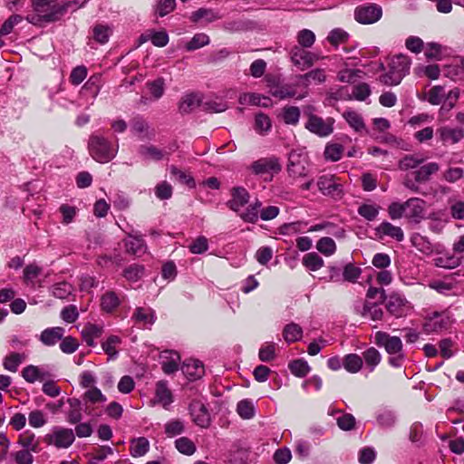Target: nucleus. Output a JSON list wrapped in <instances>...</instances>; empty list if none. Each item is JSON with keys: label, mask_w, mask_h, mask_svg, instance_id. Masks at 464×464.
<instances>
[{"label": "nucleus", "mask_w": 464, "mask_h": 464, "mask_svg": "<svg viewBox=\"0 0 464 464\" xmlns=\"http://www.w3.org/2000/svg\"><path fill=\"white\" fill-rule=\"evenodd\" d=\"M414 73L419 77L426 76L430 80H436L440 74V70L437 64L418 65L414 68Z\"/></svg>", "instance_id": "nucleus-41"}, {"label": "nucleus", "mask_w": 464, "mask_h": 464, "mask_svg": "<svg viewBox=\"0 0 464 464\" xmlns=\"http://www.w3.org/2000/svg\"><path fill=\"white\" fill-rule=\"evenodd\" d=\"M111 33V27L106 24H97L93 27V38L102 44L109 41Z\"/></svg>", "instance_id": "nucleus-56"}, {"label": "nucleus", "mask_w": 464, "mask_h": 464, "mask_svg": "<svg viewBox=\"0 0 464 464\" xmlns=\"http://www.w3.org/2000/svg\"><path fill=\"white\" fill-rule=\"evenodd\" d=\"M272 122L268 115L265 113H258L255 118V130L261 134L265 135L268 133L271 130Z\"/></svg>", "instance_id": "nucleus-46"}, {"label": "nucleus", "mask_w": 464, "mask_h": 464, "mask_svg": "<svg viewBox=\"0 0 464 464\" xmlns=\"http://www.w3.org/2000/svg\"><path fill=\"white\" fill-rule=\"evenodd\" d=\"M72 290L73 288L70 284L61 282L53 286L52 293L56 298L64 299L72 293Z\"/></svg>", "instance_id": "nucleus-63"}, {"label": "nucleus", "mask_w": 464, "mask_h": 464, "mask_svg": "<svg viewBox=\"0 0 464 464\" xmlns=\"http://www.w3.org/2000/svg\"><path fill=\"white\" fill-rule=\"evenodd\" d=\"M374 338L375 343L384 347L389 354H397L402 351V342L398 336H391L385 332L379 331Z\"/></svg>", "instance_id": "nucleus-10"}, {"label": "nucleus", "mask_w": 464, "mask_h": 464, "mask_svg": "<svg viewBox=\"0 0 464 464\" xmlns=\"http://www.w3.org/2000/svg\"><path fill=\"white\" fill-rule=\"evenodd\" d=\"M459 97V89L453 88L450 91H446L444 86L435 85L427 93V101L432 105H439L442 102H446L448 110L452 109L455 106Z\"/></svg>", "instance_id": "nucleus-4"}, {"label": "nucleus", "mask_w": 464, "mask_h": 464, "mask_svg": "<svg viewBox=\"0 0 464 464\" xmlns=\"http://www.w3.org/2000/svg\"><path fill=\"white\" fill-rule=\"evenodd\" d=\"M316 249L325 256H330L335 253L336 245L333 238L324 237L317 241Z\"/></svg>", "instance_id": "nucleus-48"}, {"label": "nucleus", "mask_w": 464, "mask_h": 464, "mask_svg": "<svg viewBox=\"0 0 464 464\" xmlns=\"http://www.w3.org/2000/svg\"><path fill=\"white\" fill-rule=\"evenodd\" d=\"M261 205V202L256 199L254 203L250 204L244 212L240 213V218L245 222L256 223L258 219Z\"/></svg>", "instance_id": "nucleus-40"}, {"label": "nucleus", "mask_w": 464, "mask_h": 464, "mask_svg": "<svg viewBox=\"0 0 464 464\" xmlns=\"http://www.w3.org/2000/svg\"><path fill=\"white\" fill-rule=\"evenodd\" d=\"M440 140L445 143H458L464 136L461 129H453L448 126L441 127L437 130Z\"/></svg>", "instance_id": "nucleus-22"}, {"label": "nucleus", "mask_w": 464, "mask_h": 464, "mask_svg": "<svg viewBox=\"0 0 464 464\" xmlns=\"http://www.w3.org/2000/svg\"><path fill=\"white\" fill-rule=\"evenodd\" d=\"M150 448L149 440L144 437H140L131 440L130 454L132 457H141L145 455Z\"/></svg>", "instance_id": "nucleus-37"}, {"label": "nucleus", "mask_w": 464, "mask_h": 464, "mask_svg": "<svg viewBox=\"0 0 464 464\" xmlns=\"http://www.w3.org/2000/svg\"><path fill=\"white\" fill-rule=\"evenodd\" d=\"M452 324L451 314L448 311L433 312L423 325L424 332L428 334H439L450 327Z\"/></svg>", "instance_id": "nucleus-6"}, {"label": "nucleus", "mask_w": 464, "mask_h": 464, "mask_svg": "<svg viewBox=\"0 0 464 464\" xmlns=\"http://www.w3.org/2000/svg\"><path fill=\"white\" fill-rule=\"evenodd\" d=\"M296 79L298 80L297 84H302L306 87L312 82L315 84L324 82L326 80V74L324 69L316 68L304 74L297 75Z\"/></svg>", "instance_id": "nucleus-19"}, {"label": "nucleus", "mask_w": 464, "mask_h": 464, "mask_svg": "<svg viewBox=\"0 0 464 464\" xmlns=\"http://www.w3.org/2000/svg\"><path fill=\"white\" fill-rule=\"evenodd\" d=\"M343 363L348 372L356 373L362 369L363 361L358 354L350 353L343 357Z\"/></svg>", "instance_id": "nucleus-34"}, {"label": "nucleus", "mask_w": 464, "mask_h": 464, "mask_svg": "<svg viewBox=\"0 0 464 464\" xmlns=\"http://www.w3.org/2000/svg\"><path fill=\"white\" fill-rule=\"evenodd\" d=\"M121 343V339L116 335H111L102 343V350L110 359H115L118 355L117 347Z\"/></svg>", "instance_id": "nucleus-38"}, {"label": "nucleus", "mask_w": 464, "mask_h": 464, "mask_svg": "<svg viewBox=\"0 0 464 464\" xmlns=\"http://www.w3.org/2000/svg\"><path fill=\"white\" fill-rule=\"evenodd\" d=\"M426 158L420 153L407 154L399 161V169L401 170L414 169L420 166Z\"/></svg>", "instance_id": "nucleus-28"}, {"label": "nucleus", "mask_w": 464, "mask_h": 464, "mask_svg": "<svg viewBox=\"0 0 464 464\" xmlns=\"http://www.w3.org/2000/svg\"><path fill=\"white\" fill-rule=\"evenodd\" d=\"M302 263L311 271H317L324 265V259L314 252H311L304 256Z\"/></svg>", "instance_id": "nucleus-39"}, {"label": "nucleus", "mask_w": 464, "mask_h": 464, "mask_svg": "<svg viewBox=\"0 0 464 464\" xmlns=\"http://www.w3.org/2000/svg\"><path fill=\"white\" fill-rule=\"evenodd\" d=\"M411 242L420 252L423 253L426 256L431 255L434 251L432 244L428 240L427 237L423 236L415 235L414 237H412Z\"/></svg>", "instance_id": "nucleus-49"}, {"label": "nucleus", "mask_w": 464, "mask_h": 464, "mask_svg": "<svg viewBox=\"0 0 464 464\" xmlns=\"http://www.w3.org/2000/svg\"><path fill=\"white\" fill-rule=\"evenodd\" d=\"M343 117L345 119L349 126L355 131L360 132L365 130L363 119L357 111L353 110H347L343 113Z\"/></svg>", "instance_id": "nucleus-30"}, {"label": "nucleus", "mask_w": 464, "mask_h": 464, "mask_svg": "<svg viewBox=\"0 0 464 464\" xmlns=\"http://www.w3.org/2000/svg\"><path fill=\"white\" fill-rule=\"evenodd\" d=\"M176 449L182 454L190 456L195 453L194 442L187 437H181L175 441Z\"/></svg>", "instance_id": "nucleus-57"}, {"label": "nucleus", "mask_w": 464, "mask_h": 464, "mask_svg": "<svg viewBox=\"0 0 464 464\" xmlns=\"http://www.w3.org/2000/svg\"><path fill=\"white\" fill-rule=\"evenodd\" d=\"M119 150L118 141H112L102 134H92L88 140L90 156L97 162L104 164L112 160Z\"/></svg>", "instance_id": "nucleus-2"}, {"label": "nucleus", "mask_w": 464, "mask_h": 464, "mask_svg": "<svg viewBox=\"0 0 464 464\" xmlns=\"http://www.w3.org/2000/svg\"><path fill=\"white\" fill-rule=\"evenodd\" d=\"M18 443L26 450H32L33 452H38L39 449V440L36 438L35 434L30 430H26L20 434Z\"/></svg>", "instance_id": "nucleus-31"}, {"label": "nucleus", "mask_w": 464, "mask_h": 464, "mask_svg": "<svg viewBox=\"0 0 464 464\" xmlns=\"http://www.w3.org/2000/svg\"><path fill=\"white\" fill-rule=\"evenodd\" d=\"M238 415L245 420L252 419L255 416L256 410L253 402L249 400H242L237 405Z\"/></svg>", "instance_id": "nucleus-52"}, {"label": "nucleus", "mask_w": 464, "mask_h": 464, "mask_svg": "<svg viewBox=\"0 0 464 464\" xmlns=\"http://www.w3.org/2000/svg\"><path fill=\"white\" fill-rule=\"evenodd\" d=\"M71 410L68 412V421L70 423H77L82 420V404L80 400L72 398L68 400Z\"/></svg>", "instance_id": "nucleus-55"}, {"label": "nucleus", "mask_w": 464, "mask_h": 464, "mask_svg": "<svg viewBox=\"0 0 464 464\" xmlns=\"http://www.w3.org/2000/svg\"><path fill=\"white\" fill-rule=\"evenodd\" d=\"M48 372L43 371L37 366L34 365H28L24 367L22 371V376L23 378L30 383H34L36 381H44L47 376Z\"/></svg>", "instance_id": "nucleus-29"}, {"label": "nucleus", "mask_w": 464, "mask_h": 464, "mask_svg": "<svg viewBox=\"0 0 464 464\" xmlns=\"http://www.w3.org/2000/svg\"><path fill=\"white\" fill-rule=\"evenodd\" d=\"M125 247L128 253L140 256L146 253L147 246L140 237L129 235L125 239Z\"/></svg>", "instance_id": "nucleus-26"}, {"label": "nucleus", "mask_w": 464, "mask_h": 464, "mask_svg": "<svg viewBox=\"0 0 464 464\" xmlns=\"http://www.w3.org/2000/svg\"><path fill=\"white\" fill-rule=\"evenodd\" d=\"M29 425L33 428H41L47 422L45 414L40 410L32 411L28 415Z\"/></svg>", "instance_id": "nucleus-62"}, {"label": "nucleus", "mask_w": 464, "mask_h": 464, "mask_svg": "<svg viewBox=\"0 0 464 464\" xmlns=\"http://www.w3.org/2000/svg\"><path fill=\"white\" fill-rule=\"evenodd\" d=\"M380 207L374 203H363L358 208V214L368 221L374 220L380 212Z\"/></svg>", "instance_id": "nucleus-44"}, {"label": "nucleus", "mask_w": 464, "mask_h": 464, "mask_svg": "<svg viewBox=\"0 0 464 464\" xmlns=\"http://www.w3.org/2000/svg\"><path fill=\"white\" fill-rule=\"evenodd\" d=\"M200 105L202 106L201 98L198 94L188 93L181 98L179 103V111L182 114H187L192 112Z\"/></svg>", "instance_id": "nucleus-20"}, {"label": "nucleus", "mask_w": 464, "mask_h": 464, "mask_svg": "<svg viewBox=\"0 0 464 464\" xmlns=\"http://www.w3.org/2000/svg\"><path fill=\"white\" fill-rule=\"evenodd\" d=\"M131 131L139 135L141 139L150 138L152 132L150 130V125L142 119L137 118L132 121Z\"/></svg>", "instance_id": "nucleus-53"}, {"label": "nucleus", "mask_w": 464, "mask_h": 464, "mask_svg": "<svg viewBox=\"0 0 464 464\" xmlns=\"http://www.w3.org/2000/svg\"><path fill=\"white\" fill-rule=\"evenodd\" d=\"M334 121L332 118L324 120L317 115L310 114L304 127L319 137H327L334 131Z\"/></svg>", "instance_id": "nucleus-9"}, {"label": "nucleus", "mask_w": 464, "mask_h": 464, "mask_svg": "<svg viewBox=\"0 0 464 464\" xmlns=\"http://www.w3.org/2000/svg\"><path fill=\"white\" fill-rule=\"evenodd\" d=\"M231 197V199L227 202V206L235 212H238L242 207L246 205L250 198L249 193L243 187L233 188Z\"/></svg>", "instance_id": "nucleus-16"}, {"label": "nucleus", "mask_w": 464, "mask_h": 464, "mask_svg": "<svg viewBox=\"0 0 464 464\" xmlns=\"http://www.w3.org/2000/svg\"><path fill=\"white\" fill-rule=\"evenodd\" d=\"M362 357L366 366L370 369V372H372L382 360L381 353L374 347H371L364 351Z\"/></svg>", "instance_id": "nucleus-45"}, {"label": "nucleus", "mask_w": 464, "mask_h": 464, "mask_svg": "<svg viewBox=\"0 0 464 464\" xmlns=\"http://www.w3.org/2000/svg\"><path fill=\"white\" fill-rule=\"evenodd\" d=\"M132 319L143 327H150L155 323V313L150 308L138 307L135 309Z\"/></svg>", "instance_id": "nucleus-24"}, {"label": "nucleus", "mask_w": 464, "mask_h": 464, "mask_svg": "<svg viewBox=\"0 0 464 464\" xmlns=\"http://www.w3.org/2000/svg\"><path fill=\"white\" fill-rule=\"evenodd\" d=\"M269 93L280 100L294 97L296 91L294 86L276 84L274 81L268 80Z\"/></svg>", "instance_id": "nucleus-23"}, {"label": "nucleus", "mask_w": 464, "mask_h": 464, "mask_svg": "<svg viewBox=\"0 0 464 464\" xmlns=\"http://www.w3.org/2000/svg\"><path fill=\"white\" fill-rule=\"evenodd\" d=\"M139 153L143 157L144 160H160L164 153L162 150L153 145H142L139 149Z\"/></svg>", "instance_id": "nucleus-51"}, {"label": "nucleus", "mask_w": 464, "mask_h": 464, "mask_svg": "<svg viewBox=\"0 0 464 464\" xmlns=\"http://www.w3.org/2000/svg\"><path fill=\"white\" fill-rule=\"evenodd\" d=\"M301 111L296 106H285L282 109L281 118L285 124L297 125L299 122Z\"/></svg>", "instance_id": "nucleus-35"}, {"label": "nucleus", "mask_w": 464, "mask_h": 464, "mask_svg": "<svg viewBox=\"0 0 464 464\" xmlns=\"http://www.w3.org/2000/svg\"><path fill=\"white\" fill-rule=\"evenodd\" d=\"M343 151L342 145L337 143H329L324 150V157L326 160L337 161L341 159Z\"/></svg>", "instance_id": "nucleus-61"}, {"label": "nucleus", "mask_w": 464, "mask_h": 464, "mask_svg": "<svg viewBox=\"0 0 464 464\" xmlns=\"http://www.w3.org/2000/svg\"><path fill=\"white\" fill-rule=\"evenodd\" d=\"M173 402V394L166 381H160L156 383L155 400L153 403L160 404L164 409H169Z\"/></svg>", "instance_id": "nucleus-15"}, {"label": "nucleus", "mask_w": 464, "mask_h": 464, "mask_svg": "<svg viewBox=\"0 0 464 464\" xmlns=\"http://www.w3.org/2000/svg\"><path fill=\"white\" fill-rule=\"evenodd\" d=\"M32 450L23 449L11 453V457L14 459L17 464H32L34 462V457Z\"/></svg>", "instance_id": "nucleus-64"}, {"label": "nucleus", "mask_w": 464, "mask_h": 464, "mask_svg": "<svg viewBox=\"0 0 464 464\" xmlns=\"http://www.w3.org/2000/svg\"><path fill=\"white\" fill-rule=\"evenodd\" d=\"M402 79L401 74L392 69V67H389V71L379 77V81L382 84L389 86L398 85Z\"/></svg>", "instance_id": "nucleus-58"}, {"label": "nucleus", "mask_w": 464, "mask_h": 464, "mask_svg": "<svg viewBox=\"0 0 464 464\" xmlns=\"http://www.w3.org/2000/svg\"><path fill=\"white\" fill-rule=\"evenodd\" d=\"M291 372L297 377H304L310 371L307 362L295 360L289 363Z\"/></svg>", "instance_id": "nucleus-60"}, {"label": "nucleus", "mask_w": 464, "mask_h": 464, "mask_svg": "<svg viewBox=\"0 0 464 464\" xmlns=\"http://www.w3.org/2000/svg\"><path fill=\"white\" fill-rule=\"evenodd\" d=\"M42 267L36 264H30L24 269V281L33 287L36 286L35 279L41 275Z\"/></svg>", "instance_id": "nucleus-43"}, {"label": "nucleus", "mask_w": 464, "mask_h": 464, "mask_svg": "<svg viewBox=\"0 0 464 464\" xmlns=\"http://www.w3.org/2000/svg\"><path fill=\"white\" fill-rule=\"evenodd\" d=\"M360 314L365 317L370 318L372 321H380L383 317V311L377 303L371 304L366 302L363 305Z\"/></svg>", "instance_id": "nucleus-32"}, {"label": "nucleus", "mask_w": 464, "mask_h": 464, "mask_svg": "<svg viewBox=\"0 0 464 464\" xmlns=\"http://www.w3.org/2000/svg\"><path fill=\"white\" fill-rule=\"evenodd\" d=\"M69 4L60 5L58 0H34V14L27 17L33 24L57 21L67 10Z\"/></svg>", "instance_id": "nucleus-1"}, {"label": "nucleus", "mask_w": 464, "mask_h": 464, "mask_svg": "<svg viewBox=\"0 0 464 464\" xmlns=\"http://www.w3.org/2000/svg\"><path fill=\"white\" fill-rule=\"evenodd\" d=\"M181 370L185 375L192 380L201 378L205 372L203 363L200 361L195 359H189L184 362Z\"/></svg>", "instance_id": "nucleus-21"}, {"label": "nucleus", "mask_w": 464, "mask_h": 464, "mask_svg": "<svg viewBox=\"0 0 464 464\" xmlns=\"http://www.w3.org/2000/svg\"><path fill=\"white\" fill-rule=\"evenodd\" d=\"M406 214L405 218L419 223L425 214V201L419 198H411L404 202Z\"/></svg>", "instance_id": "nucleus-13"}, {"label": "nucleus", "mask_w": 464, "mask_h": 464, "mask_svg": "<svg viewBox=\"0 0 464 464\" xmlns=\"http://www.w3.org/2000/svg\"><path fill=\"white\" fill-rule=\"evenodd\" d=\"M301 46L295 45L290 50V59L294 65L301 71H304L320 59V56L314 53L305 50Z\"/></svg>", "instance_id": "nucleus-8"}, {"label": "nucleus", "mask_w": 464, "mask_h": 464, "mask_svg": "<svg viewBox=\"0 0 464 464\" xmlns=\"http://www.w3.org/2000/svg\"><path fill=\"white\" fill-rule=\"evenodd\" d=\"M376 235L380 237H390L399 242L404 239V233L400 227L394 226L388 221L382 222L376 228Z\"/></svg>", "instance_id": "nucleus-17"}, {"label": "nucleus", "mask_w": 464, "mask_h": 464, "mask_svg": "<svg viewBox=\"0 0 464 464\" xmlns=\"http://www.w3.org/2000/svg\"><path fill=\"white\" fill-rule=\"evenodd\" d=\"M252 171L256 175L278 173L281 165L276 158H262L251 165Z\"/></svg>", "instance_id": "nucleus-12"}, {"label": "nucleus", "mask_w": 464, "mask_h": 464, "mask_svg": "<svg viewBox=\"0 0 464 464\" xmlns=\"http://www.w3.org/2000/svg\"><path fill=\"white\" fill-rule=\"evenodd\" d=\"M411 61L410 57L405 54L400 53L394 55L389 63V67H392L394 71H397L398 73L401 74V77L404 78L410 72Z\"/></svg>", "instance_id": "nucleus-25"}, {"label": "nucleus", "mask_w": 464, "mask_h": 464, "mask_svg": "<svg viewBox=\"0 0 464 464\" xmlns=\"http://www.w3.org/2000/svg\"><path fill=\"white\" fill-rule=\"evenodd\" d=\"M210 42L209 36L204 33L196 34L190 41L187 42L185 48L187 51H195L208 45Z\"/></svg>", "instance_id": "nucleus-47"}, {"label": "nucleus", "mask_w": 464, "mask_h": 464, "mask_svg": "<svg viewBox=\"0 0 464 464\" xmlns=\"http://www.w3.org/2000/svg\"><path fill=\"white\" fill-rule=\"evenodd\" d=\"M189 411L192 420L198 426L208 428L210 425V414L202 401H193L189 405Z\"/></svg>", "instance_id": "nucleus-11"}, {"label": "nucleus", "mask_w": 464, "mask_h": 464, "mask_svg": "<svg viewBox=\"0 0 464 464\" xmlns=\"http://www.w3.org/2000/svg\"><path fill=\"white\" fill-rule=\"evenodd\" d=\"M75 436L71 429L63 427H54L51 432L44 437V441L47 445H53L58 449L69 448L74 441Z\"/></svg>", "instance_id": "nucleus-5"}, {"label": "nucleus", "mask_w": 464, "mask_h": 464, "mask_svg": "<svg viewBox=\"0 0 464 464\" xmlns=\"http://www.w3.org/2000/svg\"><path fill=\"white\" fill-rule=\"evenodd\" d=\"M102 333V328L92 324H87L82 330L83 340L89 346L94 345V339L100 337Z\"/></svg>", "instance_id": "nucleus-33"}, {"label": "nucleus", "mask_w": 464, "mask_h": 464, "mask_svg": "<svg viewBox=\"0 0 464 464\" xmlns=\"http://www.w3.org/2000/svg\"><path fill=\"white\" fill-rule=\"evenodd\" d=\"M26 358L24 353H12L5 357L4 361V367L5 370L15 372L20 363Z\"/></svg>", "instance_id": "nucleus-50"}, {"label": "nucleus", "mask_w": 464, "mask_h": 464, "mask_svg": "<svg viewBox=\"0 0 464 464\" xmlns=\"http://www.w3.org/2000/svg\"><path fill=\"white\" fill-rule=\"evenodd\" d=\"M220 18L221 16L218 15L212 9L207 8H199L197 11L193 12L190 15V20L193 23H203L204 24L215 22Z\"/></svg>", "instance_id": "nucleus-27"}, {"label": "nucleus", "mask_w": 464, "mask_h": 464, "mask_svg": "<svg viewBox=\"0 0 464 464\" xmlns=\"http://www.w3.org/2000/svg\"><path fill=\"white\" fill-rule=\"evenodd\" d=\"M296 39L299 44L298 46L309 48L314 44L315 35L311 30L303 29L297 34Z\"/></svg>", "instance_id": "nucleus-59"}, {"label": "nucleus", "mask_w": 464, "mask_h": 464, "mask_svg": "<svg viewBox=\"0 0 464 464\" xmlns=\"http://www.w3.org/2000/svg\"><path fill=\"white\" fill-rule=\"evenodd\" d=\"M64 333V329L60 326L46 328L41 333L39 340L46 346H53L63 339Z\"/></svg>", "instance_id": "nucleus-18"}, {"label": "nucleus", "mask_w": 464, "mask_h": 464, "mask_svg": "<svg viewBox=\"0 0 464 464\" xmlns=\"http://www.w3.org/2000/svg\"><path fill=\"white\" fill-rule=\"evenodd\" d=\"M404 300L396 295H391L386 303L388 312L397 317L401 315Z\"/></svg>", "instance_id": "nucleus-54"}, {"label": "nucleus", "mask_w": 464, "mask_h": 464, "mask_svg": "<svg viewBox=\"0 0 464 464\" xmlns=\"http://www.w3.org/2000/svg\"><path fill=\"white\" fill-rule=\"evenodd\" d=\"M283 336L285 342L295 343L301 340L303 336V329L300 325L295 323L288 324L283 330Z\"/></svg>", "instance_id": "nucleus-36"}, {"label": "nucleus", "mask_w": 464, "mask_h": 464, "mask_svg": "<svg viewBox=\"0 0 464 464\" xmlns=\"http://www.w3.org/2000/svg\"><path fill=\"white\" fill-rule=\"evenodd\" d=\"M318 189L327 196H338L342 193V186L333 175H323L317 180Z\"/></svg>", "instance_id": "nucleus-14"}, {"label": "nucleus", "mask_w": 464, "mask_h": 464, "mask_svg": "<svg viewBox=\"0 0 464 464\" xmlns=\"http://www.w3.org/2000/svg\"><path fill=\"white\" fill-rule=\"evenodd\" d=\"M440 170V165L437 162H429L421 165L413 172L407 174L403 180V185L413 192L419 191L417 183L427 182L430 176Z\"/></svg>", "instance_id": "nucleus-3"}, {"label": "nucleus", "mask_w": 464, "mask_h": 464, "mask_svg": "<svg viewBox=\"0 0 464 464\" xmlns=\"http://www.w3.org/2000/svg\"><path fill=\"white\" fill-rule=\"evenodd\" d=\"M382 15V9L380 5L368 3L355 8V20L362 24H371L378 22Z\"/></svg>", "instance_id": "nucleus-7"}, {"label": "nucleus", "mask_w": 464, "mask_h": 464, "mask_svg": "<svg viewBox=\"0 0 464 464\" xmlns=\"http://www.w3.org/2000/svg\"><path fill=\"white\" fill-rule=\"evenodd\" d=\"M120 304V300L117 295L112 291L106 292L101 299L102 309L105 312L111 313Z\"/></svg>", "instance_id": "nucleus-42"}]
</instances>
